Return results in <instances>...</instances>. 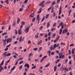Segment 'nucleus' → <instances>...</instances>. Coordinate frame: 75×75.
Instances as JSON below:
<instances>
[{
    "instance_id": "f257e3e1",
    "label": "nucleus",
    "mask_w": 75,
    "mask_h": 75,
    "mask_svg": "<svg viewBox=\"0 0 75 75\" xmlns=\"http://www.w3.org/2000/svg\"><path fill=\"white\" fill-rule=\"evenodd\" d=\"M12 41V38H8L7 39L6 43H7V44H8V42H9V43H10V42H11Z\"/></svg>"
},
{
    "instance_id": "f03ea898",
    "label": "nucleus",
    "mask_w": 75,
    "mask_h": 75,
    "mask_svg": "<svg viewBox=\"0 0 75 75\" xmlns=\"http://www.w3.org/2000/svg\"><path fill=\"white\" fill-rule=\"evenodd\" d=\"M41 19L40 18V15L39 14H38L37 16V17L36 18V20H38V24H39V22H40V20Z\"/></svg>"
},
{
    "instance_id": "7ed1b4c3",
    "label": "nucleus",
    "mask_w": 75,
    "mask_h": 75,
    "mask_svg": "<svg viewBox=\"0 0 75 75\" xmlns=\"http://www.w3.org/2000/svg\"><path fill=\"white\" fill-rule=\"evenodd\" d=\"M23 37L22 36H21L19 38V42H21V41H24V37H23Z\"/></svg>"
},
{
    "instance_id": "20e7f679",
    "label": "nucleus",
    "mask_w": 75,
    "mask_h": 75,
    "mask_svg": "<svg viewBox=\"0 0 75 75\" xmlns=\"http://www.w3.org/2000/svg\"><path fill=\"white\" fill-rule=\"evenodd\" d=\"M44 3H45V1H42L39 5V6H42V7H44Z\"/></svg>"
},
{
    "instance_id": "39448f33",
    "label": "nucleus",
    "mask_w": 75,
    "mask_h": 75,
    "mask_svg": "<svg viewBox=\"0 0 75 75\" xmlns=\"http://www.w3.org/2000/svg\"><path fill=\"white\" fill-rule=\"evenodd\" d=\"M67 32H68V29L66 28L65 29V30H63L62 32V34H64V33H67Z\"/></svg>"
},
{
    "instance_id": "423d86ee",
    "label": "nucleus",
    "mask_w": 75,
    "mask_h": 75,
    "mask_svg": "<svg viewBox=\"0 0 75 75\" xmlns=\"http://www.w3.org/2000/svg\"><path fill=\"white\" fill-rule=\"evenodd\" d=\"M24 67H26L27 68H28L30 67V65H29V64H25Z\"/></svg>"
},
{
    "instance_id": "0eeeda50",
    "label": "nucleus",
    "mask_w": 75,
    "mask_h": 75,
    "mask_svg": "<svg viewBox=\"0 0 75 75\" xmlns=\"http://www.w3.org/2000/svg\"><path fill=\"white\" fill-rule=\"evenodd\" d=\"M62 10V6L60 8V10L59 11V15L61 13V11Z\"/></svg>"
},
{
    "instance_id": "6e6552de",
    "label": "nucleus",
    "mask_w": 75,
    "mask_h": 75,
    "mask_svg": "<svg viewBox=\"0 0 75 75\" xmlns=\"http://www.w3.org/2000/svg\"><path fill=\"white\" fill-rule=\"evenodd\" d=\"M7 52H5L3 53V55L4 56V57H7Z\"/></svg>"
},
{
    "instance_id": "1a4fd4ad",
    "label": "nucleus",
    "mask_w": 75,
    "mask_h": 75,
    "mask_svg": "<svg viewBox=\"0 0 75 75\" xmlns=\"http://www.w3.org/2000/svg\"><path fill=\"white\" fill-rule=\"evenodd\" d=\"M29 31V27H28V28H26L25 30V31L26 32V34L28 33V32Z\"/></svg>"
},
{
    "instance_id": "9d476101",
    "label": "nucleus",
    "mask_w": 75,
    "mask_h": 75,
    "mask_svg": "<svg viewBox=\"0 0 75 75\" xmlns=\"http://www.w3.org/2000/svg\"><path fill=\"white\" fill-rule=\"evenodd\" d=\"M31 4H30L29 5H28V6H27V8L26 9V11H28L29 10V8L30 7V6H31Z\"/></svg>"
},
{
    "instance_id": "9b49d317",
    "label": "nucleus",
    "mask_w": 75,
    "mask_h": 75,
    "mask_svg": "<svg viewBox=\"0 0 75 75\" xmlns=\"http://www.w3.org/2000/svg\"><path fill=\"white\" fill-rule=\"evenodd\" d=\"M42 11V8H40L39 11L38 12V14H40V13H41Z\"/></svg>"
},
{
    "instance_id": "f8f14e48",
    "label": "nucleus",
    "mask_w": 75,
    "mask_h": 75,
    "mask_svg": "<svg viewBox=\"0 0 75 75\" xmlns=\"http://www.w3.org/2000/svg\"><path fill=\"white\" fill-rule=\"evenodd\" d=\"M75 49H73L72 50V51H71V53H72V54L73 55H74V53L75 52Z\"/></svg>"
},
{
    "instance_id": "ddd939ff",
    "label": "nucleus",
    "mask_w": 75,
    "mask_h": 75,
    "mask_svg": "<svg viewBox=\"0 0 75 75\" xmlns=\"http://www.w3.org/2000/svg\"><path fill=\"white\" fill-rule=\"evenodd\" d=\"M42 40H41L40 41H39L37 43L38 45H40L42 43Z\"/></svg>"
},
{
    "instance_id": "4468645a",
    "label": "nucleus",
    "mask_w": 75,
    "mask_h": 75,
    "mask_svg": "<svg viewBox=\"0 0 75 75\" xmlns=\"http://www.w3.org/2000/svg\"><path fill=\"white\" fill-rule=\"evenodd\" d=\"M16 68V66H14L13 67V68H12L11 69V71L10 72H12V71H13V70H14V69Z\"/></svg>"
},
{
    "instance_id": "2eb2a0df",
    "label": "nucleus",
    "mask_w": 75,
    "mask_h": 75,
    "mask_svg": "<svg viewBox=\"0 0 75 75\" xmlns=\"http://www.w3.org/2000/svg\"><path fill=\"white\" fill-rule=\"evenodd\" d=\"M55 49V48L54 47V46H51L50 48V51H52V50H54Z\"/></svg>"
},
{
    "instance_id": "dca6fc26",
    "label": "nucleus",
    "mask_w": 75,
    "mask_h": 75,
    "mask_svg": "<svg viewBox=\"0 0 75 75\" xmlns=\"http://www.w3.org/2000/svg\"><path fill=\"white\" fill-rule=\"evenodd\" d=\"M21 29L19 30H18V34L21 35L22 34V33L21 32Z\"/></svg>"
},
{
    "instance_id": "f3484780",
    "label": "nucleus",
    "mask_w": 75,
    "mask_h": 75,
    "mask_svg": "<svg viewBox=\"0 0 75 75\" xmlns=\"http://www.w3.org/2000/svg\"><path fill=\"white\" fill-rule=\"evenodd\" d=\"M30 17H32V18L34 17V15L32 14V12H31V14L30 15V17H29V18H30Z\"/></svg>"
},
{
    "instance_id": "a211bd4d",
    "label": "nucleus",
    "mask_w": 75,
    "mask_h": 75,
    "mask_svg": "<svg viewBox=\"0 0 75 75\" xmlns=\"http://www.w3.org/2000/svg\"><path fill=\"white\" fill-rule=\"evenodd\" d=\"M50 26V22H49L47 24V28H48Z\"/></svg>"
},
{
    "instance_id": "6ab92c4d",
    "label": "nucleus",
    "mask_w": 75,
    "mask_h": 75,
    "mask_svg": "<svg viewBox=\"0 0 75 75\" xmlns=\"http://www.w3.org/2000/svg\"><path fill=\"white\" fill-rule=\"evenodd\" d=\"M4 60H3L2 61L1 63L0 64V66H1V65H3V64H4Z\"/></svg>"
},
{
    "instance_id": "aec40b11",
    "label": "nucleus",
    "mask_w": 75,
    "mask_h": 75,
    "mask_svg": "<svg viewBox=\"0 0 75 75\" xmlns=\"http://www.w3.org/2000/svg\"><path fill=\"white\" fill-rule=\"evenodd\" d=\"M71 11H72V10L71 9H70L69 11V16H70V14H71Z\"/></svg>"
},
{
    "instance_id": "412c9836",
    "label": "nucleus",
    "mask_w": 75,
    "mask_h": 75,
    "mask_svg": "<svg viewBox=\"0 0 75 75\" xmlns=\"http://www.w3.org/2000/svg\"><path fill=\"white\" fill-rule=\"evenodd\" d=\"M62 29H60V32L59 33V34L61 35L62 34Z\"/></svg>"
},
{
    "instance_id": "4be33fe9",
    "label": "nucleus",
    "mask_w": 75,
    "mask_h": 75,
    "mask_svg": "<svg viewBox=\"0 0 75 75\" xmlns=\"http://www.w3.org/2000/svg\"><path fill=\"white\" fill-rule=\"evenodd\" d=\"M56 34L55 33H54L52 35V38H54L55 37L56 35Z\"/></svg>"
},
{
    "instance_id": "5701e85b",
    "label": "nucleus",
    "mask_w": 75,
    "mask_h": 75,
    "mask_svg": "<svg viewBox=\"0 0 75 75\" xmlns=\"http://www.w3.org/2000/svg\"><path fill=\"white\" fill-rule=\"evenodd\" d=\"M48 17H49V14H47L46 16V19H47L48 18Z\"/></svg>"
},
{
    "instance_id": "b1692460",
    "label": "nucleus",
    "mask_w": 75,
    "mask_h": 75,
    "mask_svg": "<svg viewBox=\"0 0 75 75\" xmlns=\"http://www.w3.org/2000/svg\"><path fill=\"white\" fill-rule=\"evenodd\" d=\"M19 22H20V18H18L17 19V24H18V23H19Z\"/></svg>"
},
{
    "instance_id": "393cba45",
    "label": "nucleus",
    "mask_w": 75,
    "mask_h": 75,
    "mask_svg": "<svg viewBox=\"0 0 75 75\" xmlns=\"http://www.w3.org/2000/svg\"><path fill=\"white\" fill-rule=\"evenodd\" d=\"M59 25H60V26H62V25H64L63 24V22H61L59 24Z\"/></svg>"
},
{
    "instance_id": "a878e982",
    "label": "nucleus",
    "mask_w": 75,
    "mask_h": 75,
    "mask_svg": "<svg viewBox=\"0 0 75 75\" xmlns=\"http://www.w3.org/2000/svg\"><path fill=\"white\" fill-rule=\"evenodd\" d=\"M6 34H7V33L5 32L2 34V35H6Z\"/></svg>"
},
{
    "instance_id": "bb28decb",
    "label": "nucleus",
    "mask_w": 75,
    "mask_h": 75,
    "mask_svg": "<svg viewBox=\"0 0 75 75\" xmlns=\"http://www.w3.org/2000/svg\"><path fill=\"white\" fill-rule=\"evenodd\" d=\"M57 66H55L54 67V71H56V70H57Z\"/></svg>"
},
{
    "instance_id": "cd10ccee",
    "label": "nucleus",
    "mask_w": 75,
    "mask_h": 75,
    "mask_svg": "<svg viewBox=\"0 0 75 75\" xmlns=\"http://www.w3.org/2000/svg\"><path fill=\"white\" fill-rule=\"evenodd\" d=\"M53 47H54V48H57V47L56 44H55L54 45Z\"/></svg>"
},
{
    "instance_id": "c85d7f7f",
    "label": "nucleus",
    "mask_w": 75,
    "mask_h": 75,
    "mask_svg": "<svg viewBox=\"0 0 75 75\" xmlns=\"http://www.w3.org/2000/svg\"><path fill=\"white\" fill-rule=\"evenodd\" d=\"M59 37H60V36L59 35L57 36V38L56 39V40L57 41H58L59 39Z\"/></svg>"
},
{
    "instance_id": "c756f323",
    "label": "nucleus",
    "mask_w": 75,
    "mask_h": 75,
    "mask_svg": "<svg viewBox=\"0 0 75 75\" xmlns=\"http://www.w3.org/2000/svg\"><path fill=\"white\" fill-rule=\"evenodd\" d=\"M56 4V3H55V1H54L52 3V6H53L54 4Z\"/></svg>"
},
{
    "instance_id": "7c9ffc66",
    "label": "nucleus",
    "mask_w": 75,
    "mask_h": 75,
    "mask_svg": "<svg viewBox=\"0 0 75 75\" xmlns=\"http://www.w3.org/2000/svg\"><path fill=\"white\" fill-rule=\"evenodd\" d=\"M8 0H6V1H5V3H6V4H8L9 2H8Z\"/></svg>"
},
{
    "instance_id": "2f4dec72",
    "label": "nucleus",
    "mask_w": 75,
    "mask_h": 75,
    "mask_svg": "<svg viewBox=\"0 0 75 75\" xmlns=\"http://www.w3.org/2000/svg\"><path fill=\"white\" fill-rule=\"evenodd\" d=\"M28 0H25V1L23 3L24 4L25 3V4H26V3H27V2H28Z\"/></svg>"
},
{
    "instance_id": "473e14b6",
    "label": "nucleus",
    "mask_w": 75,
    "mask_h": 75,
    "mask_svg": "<svg viewBox=\"0 0 75 75\" xmlns=\"http://www.w3.org/2000/svg\"><path fill=\"white\" fill-rule=\"evenodd\" d=\"M21 24L22 25H24L25 24V22L24 21H23L22 22Z\"/></svg>"
},
{
    "instance_id": "72a5a7b5",
    "label": "nucleus",
    "mask_w": 75,
    "mask_h": 75,
    "mask_svg": "<svg viewBox=\"0 0 75 75\" xmlns=\"http://www.w3.org/2000/svg\"><path fill=\"white\" fill-rule=\"evenodd\" d=\"M55 30H56V29H55V28H52L51 29V31H54V30L55 31Z\"/></svg>"
},
{
    "instance_id": "f704fd0d",
    "label": "nucleus",
    "mask_w": 75,
    "mask_h": 75,
    "mask_svg": "<svg viewBox=\"0 0 75 75\" xmlns=\"http://www.w3.org/2000/svg\"><path fill=\"white\" fill-rule=\"evenodd\" d=\"M35 21V18H34L33 19H32V22H33H33H34V21Z\"/></svg>"
},
{
    "instance_id": "c9c22d12",
    "label": "nucleus",
    "mask_w": 75,
    "mask_h": 75,
    "mask_svg": "<svg viewBox=\"0 0 75 75\" xmlns=\"http://www.w3.org/2000/svg\"><path fill=\"white\" fill-rule=\"evenodd\" d=\"M34 68H36V66L35 65L34 66H33L32 67V69H34Z\"/></svg>"
},
{
    "instance_id": "e433bc0d",
    "label": "nucleus",
    "mask_w": 75,
    "mask_h": 75,
    "mask_svg": "<svg viewBox=\"0 0 75 75\" xmlns=\"http://www.w3.org/2000/svg\"><path fill=\"white\" fill-rule=\"evenodd\" d=\"M23 63V61L22 60L21 61L19 62V64H21Z\"/></svg>"
},
{
    "instance_id": "4c0bfd02",
    "label": "nucleus",
    "mask_w": 75,
    "mask_h": 75,
    "mask_svg": "<svg viewBox=\"0 0 75 75\" xmlns=\"http://www.w3.org/2000/svg\"><path fill=\"white\" fill-rule=\"evenodd\" d=\"M41 50H42V47H39V50L38 51L39 52H40V51H41Z\"/></svg>"
},
{
    "instance_id": "58836bf2",
    "label": "nucleus",
    "mask_w": 75,
    "mask_h": 75,
    "mask_svg": "<svg viewBox=\"0 0 75 75\" xmlns=\"http://www.w3.org/2000/svg\"><path fill=\"white\" fill-rule=\"evenodd\" d=\"M50 65V63H48L47 65H46L45 66V67H48Z\"/></svg>"
},
{
    "instance_id": "ea45409f",
    "label": "nucleus",
    "mask_w": 75,
    "mask_h": 75,
    "mask_svg": "<svg viewBox=\"0 0 75 75\" xmlns=\"http://www.w3.org/2000/svg\"><path fill=\"white\" fill-rule=\"evenodd\" d=\"M37 50H38V49L37 48H35L33 49V50L35 51H37Z\"/></svg>"
},
{
    "instance_id": "a19ab883",
    "label": "nucleus",
    "mask_w": 75,
    "mask_h": 75,
    "mask_svg": "<svg viewBox=\"0 0 75 75\" xmlns=\"http://www.w3.org/2000/svg\"><path fill=\"white\" fill-rule=\"evenodd\" d=\"M55 16H56V13L55 12H54L53 13V17H55Z\"/></svg>"
},
{
    "instance_id": "79ce46f5",
    "label": "nucleus",
    "mask_w": 75,
    "mask_h": 75,
    "mask_svg": "<svg viewBox=\"0 0 75 75\" xmlns=\"http://www.w3.org/2000/svg\"><path fill=\"white\" fill-rule=\"evenodd\" d=\"M71 50H69V55H71Z\"/></svg>"
},
{
    "instance_id": "37998d69",
    "label": "nucleus",
    "mask_w": 75,
    "mask_h": 75,
    "mask_svg": "<svg viewBox=\"0 0 75 75\" xmlns=\"http://www.w3.org/2000/svg\"><path fill=\"white\" fill-rule=\"evenodd\" d=\"M8 50V47H7L5 49V51H7Z\"/></svg>"
},
{
    "instance_id": "c03bdc74",
    "label": "nucleus",
    "mask_w": 75,
    "mask_h": 75,
    "mask_svg": "<svg viewBox=\"0 0 75 75\" xmlns=\"http://www.w3.org/2000/svg\"><path fill=\"white\" fill-rule=\"evenodd\" d=\"M23 59V57H21L18 59V61H20V60H22V59Z\"/></svg>"
},
{
    "instance_id": "a18cd8bd",
    "label": "nucleus",
    "mask_w": 75,
    "mask_h": 75,
    "mask_svg": "<svg viewBox=\"0 0 75 75\" xmlns=\"http://www.w3.org/2000/svg\"><path fill=\"white\" fill-rule=\"evenodd\" d=\"M51 34V32H50L48 33V35L49 36H50Z\"/></svg>"
},
{
    "instance_id": "49530a36",
    "label": "nucleus",
    "mask_w": 75,
    "mask_h": 75,
    "mask_svg": "<svg viewBox=\"0 0 75 75\" xmlns=\"http://www.w3.org/2000/svg\"><path fill=\"white\" fill-rule=\"evenodd\" d=\"M4 69V68H3V67H1L0 69V72H1V71H2V70H3V69Z\"/></svg>"
},
{
    "instance_id": "de8ad7c7",
    "label": "nucleus",
    "mask_w": 75,
    "mask_h": 75,
    "mask_svg": "<svg viewBox=\"0 0 75 75\" xmlns=\"http://www.w3.org/2000/svg\"><path fill=\"white\" fill-rule=\"evenodd\" d=\"M10 30H11V25H10L8 28V30L10 31Z\"/></svg>"
},
{
    "instance_id": "09e8293b",
    "label": "nucleus",
    "mask_w": 75,
    "mask_h": 75,
    "mask_svg": "<svg viewBox=\"0 0 75 75\" xmlns=\"http://www.w3.org/2000/svg\"><path fill=\"white\" fill-rule=\"evenodd\" d=\"M50 3H51V1H48L47 2L46 4H50Z\"/></svg>"
},
{
    "instance_id": "8fccbe9b",
    "label": "nucleus",
    "mask_w": 75,
    "mask_h": 75,
    "mask_svg": "<svg viewBox=\"0 0 75 75\" xmlns=\"http://www.w3.org/2000/svg\"><path fill=\"white\" fill-rule=\"evenodd\" d=\"M28 71V69H27V68H25V72H27V71Z\"/></svg>"
},
{
    "instance_id": "3c124183",
    "label": "nucleus",
    "mask_w": 75,
    "mask_h": 75,
    "mask_svg": "<svg viewBox=\"0 0 75 75\" xmlns=\"http://www.w3.org/2000/svg\"><path fill=\"white\" fill-rule=\"evenodd\" d=\"M74 44H72L70 45V47H72L74 46Z\"/></svg>"
},
{
    "instance_id": "603ef678",
    "label": "nucleus",
    "mask_w": 75,
    "mask_h": 75,
    "mask_svg": "<svg viewBox=\"0 0 75 75\" xmlns=\"http://www.w3.org/2000/svg\"><path fill=\"white\" fill-rule=\"evenodd\" d=\"M6 39H5V40H3V43H6Z\"/></svg>"
},
{
    "instance_id": "864d4df0",
    "label": "nucleus",
    "mask_w": 75,
    "mask_h": 75,
    "mask_svg": "<svg viewBox=\"0 0 75 75\" xmlns=\"http://www.w3.org/2000/svg\"><path fill=\"white\" fill-rule=\"evenodd\" d=\"M17 42H18L17 41H16L15 42L13 43L14 45H15V44H17Z\"/></svg>"
},
{
    "instance_id": "5fc2aeb1",
    "label": "nucleus",
    "mask_w": 75,
    "mask_h": 75,
    "mask_svg": "<svg viewBox=\"0 0 75 75\" xmlns=\"http://www.w3.org/2000/svg\"><path fill=\"white\" fill-rule=\"evenodd\" d=\"M23 25H21V26H20V30H21V28H23Z\"/></svg>"
},
{
    "instance_id": "6e6d98bb",
    "label": "nucleus",
    "mask_w": 75,
    "mask_h": 75,
    "mask_svg": "<svg viewBox=\"0 0 75 75\" xmlns=\"http://www.w3.org/2000/svg\"><path fill=\"white\" fill-rule=\"evenodd\" d=\"M11 55V53H9L7 54V57L8 56H10Z\"/></svg>"
},
{
    "instance_id": "4d7b16f0",
    "label": "nucleus",
    "mask_w": 75,
    "mask_h": 75,
    "mask_svg": "<svg viewBox=\"0 0 75 75\" xmlns=\"http://www.w3.org/2000/svg\"><path fill=\"white\" fill-rule=\"evenodd\" d=\"M35 38H38V35H35Z\"/></svg>"
},
{
    "instance_id": "13d9d810",
    "label": "nucleus",
    "mask_w": 75,
    "mask_h": 75,
    "mask_svg": "<svg viewBox=\"0 0 75 75\" xmlns=\"http://www.w3.org/2000/svg\"><path fill=\"white\" fill-rule=\"evenodd\" d=\"M42 28H43V27L42 26H41L40 28V30H42Z\"/></svg>"
},
{
    "instance_id": "bf43d9fd",
    "label": "nucleus",
    "mask_w": 75,
    "mask_h": 75,
    "mask_svg": "<svg viewBox=\"0 0 75 75\" xmlns=\"http://www.w3.org/2000/svg\"><path fill=\"white\" fill-rule=\"evenodd\" d=\"M64 71H68V69L65 68Z\"/></svg>"
},
{
    "instance_id": "052dcab7",
    "label": "nucleus",
    "mask_w": 75,
    "mask_h": 75,
    "mask_svg": "<svg viewBox=\"0 0 75 75\" xmlns=\"http://www.w3.org/2000/svg\"><path fill=\"white\" fill-rule=\"evenodd\" d=\"M61 63H59L57 67H60V66H61Z\"/></svg>"
},
{
    "instance_id": "680f3d73",
    "label": "nucleus",
    "mask_w": 75,
    "mask_h": 75,
    "mask_svg": "<svg viewBox=\"0 0 75 75\" xmlns=\"http://www.w3.org/2000/svg\"><path fill=\"white\" fill-rule=\"evenodd\" d=\"M22 68H23V66H21L20 67V68H19V69H20V70H21V69H22Z\"/></svg>"
},
{
    "instance_id": "e2e57ef3",
    "label": "nucleus",
    "mask_w": 75,
    "mask_h": 75,
    "mask_svg": "<svg viewBox=\"0 0 75 75\" xmlns=\"http://www.w3.org/2000/svg\"><path fill=\"white\" fill-rule=\"evenodd\" d=\"M56 25V23H55L53 25V27H55Z\"/></svg>"
},
{
    "instance_id": "0e129e2a",
    "label": "nucleus",
    "mask_w": 75,
    "mask_h": 75,
    "mask_svg": "<svg viewBox=\"0 0 75 75\" xmlns=\"http://www.w3.org/2000/svg\"><path fill=\"white\" fill-rule=\"evenodd\" d=\"M47 58V56H45L43 58H42L44 59H45Z\"/></svg>"
},
{
    "instance_id": "69168bd1",
    "label": "nucleus",
    "mask_w": 75,
    "mask_h": 75,
    "mask_svg": "<svg viewBox=\"0 0 75 75\" xmlns=\"http://www.w3.org/2000/svg\"><path fill=\"white\" fill-rule=\"evenodd\" d=\"M18 61H16V63H15V65H17L18 64Z\"/></svg>"
},
{
    "instance_id": "338daca9",
    "label": "nucleus",
    "mask_w": 75,
    "mask_h": 75,
    "mask_svg": "<svg viewBox=\"0 0 75 75\" xmlns=\"http://www.w3.org/2000/svg\"><path fill=\"white\" fill-rule=\"evenodd\" d=\"M38 59H36L35 60V62H37V61H38Z\"/></svg>"
},
{
    "instance_id": "774afa93",
    "label": "nucleus",
    "mask_w": 75,
    "mask_h": 75,
    "mask_svg": "<svg viewBox=\"0 0 75 75\" xmlns=\"http://www.w3.org/2000/svg\"><path fill=\"white\" fill-rule=\"evenodd\" d=\"M75 23V20H74L72 21V24H73V23Z\"/></svg>"
}]
</instances>
